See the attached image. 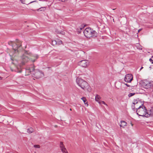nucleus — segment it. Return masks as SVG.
I'll use <instances>...</instances> for the list:
<instances>
[{
    "label": "nucleus",
    "instance_id": "1",
    "mask_svg": "<svg viewBox=\"0 0 153 153\" xmlns=\"http://www.w3.org/2000/svg\"><path fill=\"white\" fill-rule=\"evenodd\" d=\"M38 57L37 54L32 53L29 51H25L21 57L22 65H24L30 59L33 62H34Z\"/></svg>",
    "mask_w": 153,
    "mask_h": 153
},
{
    "label": "nucleus",
    "instance_id": "2",
    "mask_svg": "<svg viewBox=\"0 0 153 153\" xmlns=\"http://www.w3.org/2000/svg\"><path fill=\"white\" fill-rule=\"evenodd\" d=\"M76 82L78 85L84 90L88 91L91 90L90 86L86 81L82 79L77 78Z\"/></svg>",
    "mask_w": 153,
    "mask_h": 153
},
{
    "label": "nucleus",
    "instance_id": "3",
    "mask_svg": "<svg viewBox=\"0 0 153 153\" xmlns=\"http://www.w3.org/2000/svg\"><path fill=\"white\" fill-rule=\"evenodd\" d=\"M83 33L85 36L87 38L95 37L97 36V33L90 27L86 28L84 31Z\"/></svg>",
    "mask_w": 153,
    "mask_h": 153
},
{
    "label": "nucleus",
    "instance_id": "4",
    "mask_svg": "<svg viewBox=\"0 0 153 153\" xmlns=\"http://www.w3.org/2000/svg\"><path fill=\"white\" fill-rule=\"evenodd\" d=\"M137 114L139 116L148 117L150 115V114L147 112L146 108L144 105H142V107L138 108L136 110Z\"/></svg>",
    "mask_w": 153,
    "mask_h": 153
},
{
    "label": "nucleus",
    "instance_id": "5",
    "mask_svg": "<svg viewBox=\"0 0 153 153\" xmlns=\"http://www.w3.org/2000/svg\"><path fill=\"white\" fill-rule=\"evenodd\" d=\"M143 86L145 91L148 93H151L153 91V82H150L146 80L144 81L143 83Z\"/></svg>",
    "mask_w": 153,
    "mask_h": 153
},
{
    "label": "nucleus",
    "instance_id": "6",
    "mask_svg": "<svg viewBox=\"0 0 153 153\" xmlns=\"http://www.w3.org/2000/svg\"><path fill=\"white\" fill-rule=\"evenodd\" d=\"M21 43V41L16 39L15 42L13 44V48L15 52H18V48L22 46Z\"/></svg>",
    "mask_w": 153,
    "mask_h": 153
},
{
    "label": "nucleus",
    "instance_id": "7",
    "mask_svg": "<svg viewBox=\"0 0 153 153\" xmlns=\"http://www.w3.org/2000/svg\"><path fill=\"white\" fill-rule=\"evenodd\" d=\"M142 105H144L140 101L135 100H134L133 101V105H132V108L133 109H134L135 108L137 109L138 108L142 107Z\"/></svg>",
    "mask_w": 153,
    "mask_h": 153
},
{
    "label": "nucleus",
    "instance_id": "8",
    "mask_svg": "<svg viewBox=\"0 0 153 153\" xmlns=\"http://www.w3.org/2000/svg\"><path fill=\"white\" fill-rule=\"evenodd\" d=\"M33 77L37 79L39 78L44 76L43 73L38 70L35 71L34 73H33Z\"/></svg>",
    "mask_w": 153,
    "mask_h": 153
},
{
    "label": "nucleus",
    "instance_id": "9",
    "mask_svg": "<svg viewBox=\"0 0 153 153\" xmlns=\"http://www.w3.org/2000/svg\"><path fill=\"white\" fill-rule=\"evenodd\" d=\"M133 76L132 74H129L126 75L125 78V81L127 82H130L132 80Z\"/></svg>",
    "mask_w": 153,
    "mask_h": 153
},
{
    "label": "nucleus",
    "instance_id": "10",
    "mask_svg": "<svg viewBox=\"0 0 153 153\" xmlns=\"http://www.w3.org/2000/svg\"><path fill=\"white\" fill-rule=\"evenodd\" d=\"M89 62L87 60H82L79 62V64L81 66L86 68L89 65Z\"/></svg>",
    "mask_w": 153,
    "mask_h": 153
},
{
    "label": "nucleus",
    "instance_id": "11",
    "mask_svg": "<svg viewBox=\"0 0 153 153\" xmlns=\"http://www.w3.org/2000/svg\"><path fill=\"white\" fill-rule=\"evenodd\" d=\"M59 146L60 149L62 152L63 153H68L62 142H60Z\"/></svg>",
    "mask_w": 153,
    "mask_h": 153
},
{
    "label": "nucleus",
    "instance_id": "12",
    "mask_svg": "<svg viewBox=\"0 0 153 153\" xmlns=\"http://www.w3.org/2000/svg\"><path fill=\"white\" fill-rule=\"evenodd\" d=\"M34 68L32 67L31 68L27 69L26 70V72H32V74H33V73H34Z\"/></svg>",
    "mask_w": 153,
    "mask_h": 153
},
{
    "label": "nucleus",
    "instance_id": "13",
    "mask_svg": "<svg viewBox=\"0 0 153 153\" xmlns=\"http://www.w3.org/2000/svg\"><path fill=\"white\" fill-rule=\"evenodd\" d=\"M121 123L120 125V127L124 128L125 126H126L127 123L125 121H121Z\"/></svg>",
    "mask_w": 153,
    "mask_h": 153
},
{
    "label": "nucleus",
    "instance_id": "14",
    "mask_svg": "<svg viewBox=\"0 0 153 153\" xmlns=\"http://www.w3.org/2000/svg\"><path fill=\"white\" fill-rule=\"evenodd\" d=\"M33 129L32 128H28L27 130V132L29 133H31L33 132Z\"/></svg>",
    "mask_w": 153,
    "mask_h": 153
},
{
    "label": "nucleus",
    "instance_id": "15",
    "mask_svg": "<svg viewBox=\"0 0 153 153\" xmlns=\"http://www.w3.org/2000/svg\"><path fill=\"white\" fill-rule=\"evenodd\" d=\"M46 9V7H42L38 9L37 10L38 11H43L45 10Z\"/></svg>",
    "mask_w": 153,
    "mask_h": 153
},
{
    "label": "nucleus",
    "instance_id": "16",
    "mask_svg": "<svg viewBox=\"0 0 153 153\" xmlns=\"http://www.w3.org/2000/svg\"><path fill=\"white\" fill-rule=\"evenodd\" d=\"M100 98V96L98 95H97L95 96V99L96 101H99V100Z\"/></svg>",
    "mask_w": 153,
    "mask_h": 153
},
{
    "label": "nucleus",
    "instance_id": "17",
    "mask_svg": "<svg viewBox=\"0 0 153 153\" xmlns=\"http://www.w3.org/2000/svg\"><path fill=\"white\" fill-rule=\"evenodd\" d=\"M20 1H21V2L23 4H28L25 1V0H20ZM34 1H31V2H30V3H29L28 4L34 2Z\"/></svg>",
    "mask_w": 153,
    "mask_h": 153
},
{
    "label": "nucleus",
    "instance_id": "18",
    "mask_svg": "<svg viewBox=\"0 0 153 153\" xmlns=\"http://www.w3.org/2000/svg\"><path fill=\"white\" fill-rule=\"evenodd\" d=\"M56 42H57V45H61L62 43V41L59 39L57 40V41H56Z\"/></svg>",
    "mask_w": 153,
    "mask_h": 153
},
{
    "label": "nucleus",
    "instance_id": "19",
    "mask_svg": "<svg viewBox=\"0 0 153 153\" xmlns=\"http://www.w3.org/2000/svg\"><path fill=\"white\" fill-rule=\"evenodd\" d=\"M81 99L83 100L85 104H86V100L85 97H83L81 98Z\"/></svg>",
    "mask_w": 153,
    "mask_h": 153
},
{
    "label": "nucleus",
    "instance_id": "20",
    "mask_svg": "<svg viewBox=\"0 0 153 153\" xmlns=\"http://www.w3.org/2000/svg\"><path fill=\"white\" fill-rule=\"evenodd\" d=\"M16 71L18 73H21L22 71V70L21 69H19L18 67H17V69L16 70Z\"/></svg>",
    "mask_w": 153,
    "mask_h": 153
},
{
    "label": "nucleus",
    "instance_id": "21",
    "mask_svg": "<svg viewBox=\"0 0 153 153\" xmlns=\"http://www.w3.org/2000/svg\"><path fill=\"white\" fill-rule=\"evenodd\" d=\"M57 42H56V40H53L52 41V44L53 45H57Z\"/></svg>",
    "mask_w": 153,
    "mask_h": 153
},
{
    "label": "nucleus",
    "instance_id": "22",
    "mask_svg": "<svg viewBox=\"0 0 153 153\" xmlns=\"http://www.w3.org/2000/svg\"><path fill=\"white\" fill-rule=\"evenodd\" d=\"M149 60L152 64H153V56H152L151 58L149 59Z\"/></svg>",
    "mask_w": 153,
    "mask_h": 153
},
{
    "label": "nucleus",
    "instance_id": "23",
    "mask_svg": "<svg viewBox=\"0 0 153 153\" xmlns=\"http://www.w3.org/2000/svg\"><path fill=\"white\" fill-rule=\"evenodd\" d=\"M134 94H135L134 93H130L128 94V96L129 97H131L133 96L134 95Z\"/></svg>",
    "mask_w": 153,
    "mask_h": 153
},
{
    "label": "nucleus",
    "instance_id": "24",
    "mask_svg": "<svg viewBox=\"0 0 153 153\" xmlns=\"http://www.w3.org/2000/svg\"><path fill=\"white\" fill-rule=\"evenodd\" d=\"M55 31L56 33L58 34H60V33H61V31H60L59 30H58L56 29L55 30Z\"/></svg>",
    "mask_w": 153,
    "mask_h": 153
},
{
    "label": "nucleus",
    "instance_id": "25",
    "mask_svg": "<svg viewBox=\"0 0 153 153\" xmlns=\"http://www.w3.org/2000/svg\"><path fill=\"white\" fill-rule=\"evenodd\" d=\"M34 147L36 148H39L40 147V146L39 145H35L34 146Z\"/></svg>",
    "mask_w": 153,
    "mask_h": 153
},
{
    "label": "nucleus",
    "instance_id": "26",
    "mask_svg": "<svg viewBox=\"0 0 153 153\" xmlns=\"http://www.w3.org/2000/svg\"><path fill=\"white\" fill-rule=\"evenodd\" d=\"M60 31H61V33H60V34H62V35H64L65 34V32L64 31L60 30Z\"/></svg>",
    "mask_w": 153,
    "mask_h": 153
},
{
    "label": "nucleus",
    "instance_id": "27",
    "mask_svg": "<svg viewBox=\"0 0 153 153\" xmlns=\"http://www.w3.org/2000/svg\"><path fill=\"white\" fill-rule=\"evenodd\" d=\"M101 102H102V104H104V105H105L106 106H107V105L104 101H101Z\"/></svg>",
    "mask_w": 153,
    "mask_h": 153
},
{
    "label": "nucleus",
    "instance_id": "28",
    "mask_svg": "<svg viewBox=\"0 0 153 153\" xmlns=\"http://www.w3.org/2000/svg\"><path fill=\"white\" fill-rule=\"evenodd\" d=\"M124 84L126 85V86H127V87H129L130 86V85H128V84H127V83H124Z\"/></svg>",
    "mask_w": 153,
    "mask_h": 153
},
{
    "label": "nucleus",
    "instance_id": "29",
    "mask_svg": "<svg viewBox=\"0 0 153 153\" xmlns=\"http://www.w3.org/2000/svg\"><path fill=\"white\" fill-rule=\"evenodd\" d=\"M142 30L141 29H139L138 30V33L139 32Z\"/></svg>",
    "mask_w": 153,
    "mask_h": 153
},
{
    "label": "nucleus",
    "instance_id": "30",
    "mask_svg": "<svg viewBox=\"0 0 153 153\" xmlns=\"http://www.w3.org/2000/svg\"><path fill=\"white\" fill-rule=\"evenodd\" d=\"M98 103L100 104H101L102 103V102H101V101H98Z\"/></svg>",
    "mask_w": 153,
    "mask_h": 153
},
{
    "label": "nucleus",
    "instance_id": "31",
    "mask_svg": "<svg viewBox=\"0 0 153 153\" xmlns=\"http://www.w3.org/2000/svg\"><path fill=\"white\" fill-rule=\"evenodd\" d=\"M143 68V67H142L141 68H140V70H141V69H142Z\"/></svg>",
    "mask_w": 153,
    "mask_h": 153
},
{
    "label": "nucleus",
    "instance_id": "32",
    "mask_svg": "<svg viewBox=\"0 0 153 153\" xmlns=\"http://www.w3.org/2000/svg\"><path fill=\"white\" fill-rule=\"evenodd\" d=\"M70 111H72V109H71V108H70Z\"/></svg>",
    "mask_w": 153,
    "mask_h": 153
},
{
    "label": "nucleus",
    "instance_id": "33",
    "mask_svg": "<svg viewBox=\"0 0 153 153\" xmlns=\"http://www.w3.org/2000/svg\"><path fill=\"white\" fill-rule=\"evenodd\" d=\"M80 29L81 30L82 29V28H80Z\"/></svg>",
    "mask_w": 153,
    "mask_h": 153
},
{
    "label": "nucleus",
    "instance_id": "34",
    "mask_svg": "<svg viewBox=\"0 0 153 153\" xmlns=\"http://www.w3.org/2000/svg\"><path fill=\"white\" fill-rule=\"evenodd\" d=\"M35 153H36V152H35Z\"/></svg>",
    "mask_w": 153,
    "mask_h": 153
}]
</instances>
